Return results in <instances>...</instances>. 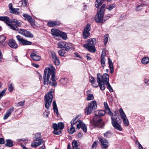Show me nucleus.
I'll return each instance as SVG.
<instances>
[{
    "label": "nucleus",
    "mask_w": 149,
    "mask_h": 149,
    "mask_svg": "<svg viewBox=\"0 0 149 149\" xmlns=\"http://www.w3.org/2000/svg\"><path fill=\"white\" fill-rule=\"evenodd\" d=\"M56 70L53 66L46 68L44 70L43 76V83L44 84H48L52 86L56 87L57 85L55 76Z\"/></svg>",
    "instance_id": "f257e3e1"
},
{
    "label": "nucleus",
    "mask_w": 149,
    "mask_h": 149,
    "mask_svg": "<svg viewBox=\"0 0 149 149\" xmlns=\"http://www.w3.org/2000/svg\"><path fill=\"white\" fill-rule=\"evenodd\" d=\"M106 112L105 111L103 110H97L95 111V116L93 118V121L90 122L91 124L95 127H103L104 126L103 123L100 117L104 116Z\"/></svg>",
    "instance_id": "f03ea898"
},
{
    "label": "nucleus",
    "mask_w": 149,
    "mask_h": 149,
    "mask_svg": "<svg viewBox=\"0 0 149 149\" xmlns=\"http://www.w3.org/2000/svg\"><path fill=\"white\" fill-rule=\"evenodd\" d=\"M54 90L52 89L47 93L45 96V107L47 109H48L51 105L53 98V94L52 93L53 92Z\"/></svg>",
    "instance_id": "7ed1b4c3"
},
{
    "label": "nucleus",
    "mask_w": 149,
    "mask_h": 149,
    "mask_svg": "<svg viewBox=\"0 0 149 149\" xmlns=\"http://www.w3.org/2000/svg\"><path fill=\"white\" fill-rule=\"evenodd\" d=\"M77 123V127L78 129L81 128L85 132H87V128L86 125L82 122L80 120H79L78 116H77L71 122V125H73Z\"/></svg>",
    "instance_id": "20e7f679"
},
{
    "label": "nucleus",
    "mask_w": 149,
    "mask_h": 149,
    "mask_svg": "<svg viewBox=\"0 0 149 149\" xmlns=\"http://www.w3.org/2000/svg\"><path fill=\"white\" fill-rule=\"evenodd\" d=\"M95 39L94 38L90 39L88 40V43L86 44H84L83 46L87 49L88 50L92 52H95V48L94 45H95L96 42Z\"/></svg>",
    "instance_id": "39448f33"
},
{
    "label": "nucleus",
    "mask_w": 149,
    "mask_h": 149,
    "mask_svg": "<svg viewBox=\"0 0 149 149\" xmlns=\"http://www.w3.org/2000/svg\"><path fill=\"white\" fill-rule=\"evenodd\" d=\"M97 103L95 101L93 100L88 104V107L85 109L86 114L88 115L91 113L93 110L97 109Z\"/></svg>",
    "instance_id": "423d86ee"
},
{
    "label": "nucleus",
    "mask_w": 149,
    "mask_h": 149,
    "mask_svg": "<svg viewBox=\"0 0 149 149\" xmlns=\"http://www.w3.org/2000/svg\"><path fill=\"white\" fill-rule=\"evenodd\" d=\"M109 75L106 73L104 74L102 76L100 74H97V82H109Z\"/></svg>",
    "instance_id": "0eeeda50"
},
{
    "label": "nucleus",
    "mask_w": 149,
    "mask_h": 149,
    "mask_svg": "<svg viewBox=\"0 0 149 149\" xmlns=\"http://www.w3.org/2000/svg\"><path fill=\"white\" fill-rule=\"evenodd\" d=\"M90 24H88L85 27L83 33V36L84 39H86L90 36L89 31L91 30Z\"/></svg>",
    "instance_id": "6e6552de"
},
{
    "label": "nucleus",
    "mask_w": 149,
    "mask_h": 149,
    "mask_svg": "<svg viewBox=\"0 0 149 149\" xmlns=\"http://www.w3.org/2000/svg\"><path fill=\"white\" fill-rule=\"evenodd\" d=\"M117 119V118H111L112 124L116 129L121 131L122 130V128L120 125L118 123Z\"/></svg>",
    "instance_id": "1a4fd4ad"
},
{
    "label": "nucleus",
    "mask_w": 149,
    "mask_h": 149,
    "mask_svg": "<svg viewBox=\"0 0 149 149\" xmlns=\"http://www.w3.org/2000/svg\"><path fill=\"white\" fill-rule=\"evenodd\" d=\"M99 140L102 149H106L108 147L109 142L108 140L103 138H99Z\"/></svg>",
    "instance_id": "9d476101"
},
{
    "label": "nucleus",
    "mask_w": 149,
    "mask_h": 149,
    "mask_svg": "<svg viewBox=\"0 0 149 149\" xmlns=\"http://www.w3.org/2000/svg\"><path fill=\"white\" fill-rule=\"evenodd\" d=\"M103 14L97 12V14L95 16V21L97 23H103Z\"/></svg>",
    "instance_id": "9b49d317"
},
{
    "label": "nucleus",
    "mask_w": 149,
    "mask_h": 149,
    "mask_svg": "<svg viewBox=\"0 0 149 149\" xmlns=\"http://www.w3.org/2000/svg\"><path fill=\"white\" fill-rule=\"evenodd\" d=\"M50 52L51 53V56L54 63L56 65H58L60 63V62L59 60L56 55V54L55 52L52 51H51Z\"/></svg>",
    "instance_id": "f8f14e48"
},
{
    "label": "nucleus",
    "mask_w": 149,
    "mask_h": 149,
    "mask_svg": "<svg viewBox=\"0 0 149 149\" xmlns=\"http://www.w3.org/2000/svg\"><path fill=\"white\" fill-rule=\"evenodd\" d=\"M16 38L20 44L23 45H28V41L24 39L20 36H16Z\"/></svg>",
    "instance_id": "ddd939ff"
},
{
    "label": "nucleus",
    "mask_w": 149,
    "mask_h": 149,
    "mask_svg": "<svg viewBox=\"0 0 149 149\" xmlns=\"http://www.w3.org/2000/svg\"><path fill=\"white\" fill-rule=\"evenodd\" d=\"M106 52L103 49L101 57V63L102 67H104L105 66V58L106 56Z\"/></svg>",
    "instance_id": "4468645a"
},
{
    "label": "nucleus",
    "mask_w": 149,
    "mask_h": 149,
    "mask_svg": "<svg viewBox=\"0 0 149 149\" xmlns=\"http://www.w3.org/2000/svg\"><path fill=\"white\" fill-rule=\"evenodd\" d=\"M9 46L13 48H17L18 45L15 41L13 39H10L8 42Z\"/></svg>",
    "instance_id": "2eb2a0df"
},
{
    "label": "nucleus",
    "mask_w": 149,
    "mask_h": 149,
    "mask_svg": "<svg viewBox=\"0 0 149 149\" xmlns=\"http://www.w3.org/2000/svg\"><path fill=\"white\" fill-rule=\"evenodd\" d=\"M42 141L38 138L36 139L35 140L33 141L31 144L32 147H36L39 146L42 144Z\"/></svg>",
    "instance_id": "dca6fc26"
},
{
    "label": "nucleus",
    "mask_w": 149,
    "mask_h": 149,
    "mask_svg": "<svg viewBox=\"0 0 149 149\" xmlns=\"http://www.w3.org/2000/svg\"><path fill=\"white\" fill-rule=\"evenodd\" d=\"M14 108L13 107H12L8 110H7L6 114L3 117V119L6 120L13 113L14 111Z\"/></svg>",
    "instance_id": "f3484780"
},
{
    "label": "nucleus",
    "mask_w": 149,
    "mask_h": 149,
    "mask_svg": "<svg viewBox=\"0 0 149 149\" xmlns=\"http://www.w3.org/2000/svg\"><path fill=\"white\" fill-rule=\"evenodd\" d=\"M30 56L33 60L36 61L40 60L41 58L40 56L34 52H32L30 55Z\"/></svg>",
    "instance_id": "a211bd4d"
},
{
    "label": "nucleus",
    "mask_w": 149,
    "mask_h": 149,
    "mask_svg": "<svg viewBox=\"0 0 149 149\" xmlns=\"http://www.w3.org/2000/svg\"><path fill=\"white\" fill-rule=\"evenodd\" d=\"M51 34L53 36H59L61 33V31L55 29H51Z\"/></svg>",
    "instance_id": "6ab92c4d"
},
{
    "label": "nucleus",
    "mask_w": 149,
    "mask_h": 149,
    "mask_svg": "<svg viewBox=\"0 0 149 149\" xmlns=\"http://www.w3.org/2000/svg\"><path fill=\"white\" fill-rule=\"evenodd\" d=\"M0 20L4 22L7 25H8L9 23H10V18L8 17L0 16Z\"/></svg>",
    "instance_id": "aec40b11"
},
{
    "label": "nucleus",
    "mask_w": 149,
    "mask_h": 149,
    "mask_svg": "<svg viewBox=\"0 0 149 149\" xmlns=\"http://www.w3.org/2000/svg\"><path fill=\"white\" fill-rule=\"evenodd\" d=\"M60 24V23L58 21H50L48 22L47 23V25L51 27H53L54 26L58 25Z\"/></svg>",
    "instance_id": "412c9836"
},
{
    "label": "nucleus",
    "mask_w": 149,
    "mask_h": 149,
    "mask_svg": "<svg viewBox=\"0 0 149 149\" xmlns=\"http://www.w3.org/2000/svg\"><path fill=\"white\" fill-rule=\"evenodd\" d=\"M18 33L26 37H28V31L25 29H19Z\"/></svg>",
    "instance_id": "4be33fe9"
},
{
    "label": "nucleus",
    "mask_w": 149,
    "mask_h": 149,
    "mask_svg": "<svg viewBox=\"0 0 149 149\" xmlns=\"http://www.w3.org/2000/svg\"><path fill=\"white\" fill-rule=\"evenodd\" d=\"M57 125L56 123H54L53 125V128L54 129V131L53 132V133L54 134L56 135H58L60 134L61 133V131H58L57 130H58V129L57 128H56Z\"/></svg>",
    "instance_id": "5701e85b"
},
{
    "label": "nucleus",
    "mask_w": 149,
    "mask_h": 149,
    "mask_svg": "<svg viewBox=\"0 0 149 149\" xmlns=\"http://www.w3.org/2000/svg\"><path fill=\"white\" fill-rule=\"evenodd\" d=\"M90 80L91 83L92 85L94 87H96L98 86L97 83L95 81L94 79L92 77H90Z\"/></svg>",
    "instance_id": "b1692460"
},
{
    "label": "nucleus",
    "mask_w": 149,
    "mask_h": 149,
    "mask_svg": "<svg viewBox=\"0 0 149 149\" xmlns=\"http://www.w3.org/2000/svg\"><path fill=\"white\" fill-rule=\"evenodd\" d=\"M108 63L109 64V67L110 69V72L111 73H113V64L112 61L111 60L110 58H108Z\"/></svg>",
    "instance_id": "393cba45"
},
{
    "label": "nucleus",
    "mask_w": 149,
    "mask_h": 149,
    "mask_svg": "<svg viewBox=\"0 0 149 149\" xmlns=\"http://www.w3.org/2000/svg\"><path fill=\"white\" fill-rule=\"evenodd\" d=\"M66 42L63 41L59 42L57 44L58 47L60 48H64L65 46L66 45Z\"/></svg>",
    "instance_id": "a878e982"
},
{
    "label": "nucleus",
    "mask_w": 149,
    "mask_h": 149,
    "mask_svg": "<svg viewBox=\"0 0 149 149\" xmlns=\"http://www.w3.org/2000/svg\"><path fill=\"white\" fill-rule=\"evenodd\" d=\"M8 26L10 27V28L13 30L15 31H18L19 28L16 26V25L14 24H10L9 23L8 25Z\"/></svg>",
    "instance_id": "bb28decb"
},
{
    "label": "nucleus",
    "mask_w": 149,
    "mask_h": 149,
    "mask_svg": "<svg viewBox=\"0 0 149 149\" xmlns=\"http://www.w3.org/2000/svg\"><path fill=\"white\" fill-rule=\"evenodd\" d=\"M29 22L31 24V26L33 27L35 26V24L34 22V20L33 19L31 16L29 15Z\"/></svg>",
    "instance_id": "cd10ccee"
},
{
    "label": "nucleus",
    "mask_w": 149,
    "mask_h": 149,
    "mask_svg": "<svg viewBox=\"0 0 149 149\" xmlns=\"http://www.w3.org/2000/svg\"><path fill=\"white\" fill-rule=\"evenodd\" d=\"M53 104L54 111V112L56 113L57 115H58V110L57 107L56 101L54 100L53 102Z\"/></svg>",
    "instance_id": "c85d7f7f"
},
{
    "label": "nucleus",
    "mask_w": 149,
    "mask_h": 149,
    "mask_svg": "<svg viewBox=\"0 0 149 149\" xmlns=\"http://www.w3.org/2000/svg\"><path fill=\"white\" fill-rule=\"evenodd\" d=\"M149 62V58L147 57H144L141 60V63L143 64H146Z\"/></svg>",
    "instance_id": "c756f323"
},
{
    "label": "nucleus",
    "mask_w": 149,
    "mask_h": 149,
    "mask_svg": "<svg viewBox=\"0 0 149 149\" xmlns=\"http://www.w3.org/2000/svg\"><path fill=\"white\" fill-rule=\"evenodd\" d=\"M57 127L56 128L57 129H59L61 130L63 129L64 127V124L62 122H60L58 123L57 124H56Z\"/></svg>",
    "instance_id": "7c9ffc66"
},
{
    "label": "nucleus",
    "mask_w": 149,
    "mask_h": 149,
    "mask_svg": "<svg viewBox=\"0 0 149 149\" xmlns=\"http://www.w3.org/2000/svg\"><path fill=\"white\" fill-rule=\"evenodd\" d=\"M98 83V84L97 85H98V86H99L100 89L102 91H103L105 89V85H104V82H100V83L99 82H97Z\"/></svg>",
    "instance_id": "2f4dec72"
},
{
    "label": "nucleus",
    "mask_w": 149,
    "mask_h": 149,
    "mask_svg": "<svg viewBox=\"0 0 149 149\" xmlns=\"http://www.w3.org/2000/svg\"><path fill=\"white\" fill-rule=\"evenodd\" d=\"M66 45L64 48L66 51H68L71 49V47H72V44L67 43Z\"/></svg>",
    "instance_id": "473e14b6"
},
{
    "label": "nucleus",
    "mask_w": 149,
    "mask_h": 149,
    "mask_svg": "<svg viewBox=\"0 0 149 149\" xmlns=\"http://www.w3.org/2000/svg\"><path fill=\"white\" fill-rule=\"evenodd\" d=\"M119 112L122 118H124L125 117H126V116L122 108H120L119 109Z\"/></svg>",
    "instance_id": "72a5a7b5"
},
{
    "label": "nucleus",
    "mask_w": 149,
    "mask_h": 149,
    "mask_svg": "<svg viewBox=\"0 0 149 149\" xmlns=\"http://www.w3.org/2000/svg\"><path fill=\"white\" fill-rule=\"evenodd\" d=\"M19 10V8H13L11 10L10 13L16 15H18L19 14V12L17 11Z\"/></svg>",
    "instance_id": "f704fd0d"
},
{
    "label": "nucleus",
    "mask_w": 149,
    "mask_h": 149,
    "mask_svg": "<svg viewBox=\"0 0 149 149\" xmlns=\"http://www.w3.org/2000/svg\"><path fill=\"white\" fill-rule=\"evenodd\" d=\"M73 148V149H77L78 147L77 141L76 140H73L72 143Z\"/></svg>",
    "instance_id": "c9c22d12"
},
{
    "label": "nucleus",
    "mask_w": 149,
    "mask_h": 149,
    "mask_svg": "<svg viewBox=\"0 0 149 149\" xmlns=\"http://www.w3.org/2000/svg\"><path fill=\"white\" fill-rule=\"evenodd\" d=\"M61 33L60 34V36H59L62 38L64 40L66 39L67 38V36L66 33L61 31Z\"/></svg>",
    "instance_id": "e433bc0d"
},
{
    "label": "nucleus",
    "mask_w": 149,
    "mask_h": 149,
    "mask_svg": "<svg viewBox=\"0 0 149 149\" xmlns=\"http://www.w3.org/2000/svg\"><path fill=\"white\" fill-rule=\"evenodd\" d=\"M6 145L7 146L9 147H12L13 146V143L10 140H7L6 141Z\"/></svg>",
    "instance_id": "4c0bfd02"
},
{
    "label": "nucleus",
    "mask_w": 149,
    "mask_h": 149,
    "mask_svg": "<svg viewBox=\"0 0 149 149\" xmlns=\"http://www.w3.org/2000/svg\"><path fill=\"white\" fill-rule=\"evenodd\" d=\"M98 143V141H95L92 144L91 149H96Z\"/></svg>",
    "instance_id": "58836bf2"
},
{
    "label": "nucleus",
    "mask_w": 149,
    "mask_h": 149,
    "mask_svg": "<svg viewBox=\"0 0 149 149\" xmlns=\"http://www.w3.org/2000/svg\"><path fill=\"white\" fill-rule=\"evenodd\" d=\"M60 83L63 85H65L67 82V78H62L60 80Z\"/></svg>",
    "instance_id": "ea45409f"
},
{
    "label": "nucleus",
    "mask_w": 149,
    "mask_h": 149,
    "mask_svg": "<svg viewBox=\"0 0 149 149\" xmlns=\"http://www.w3.org/2000/svg\"><path fill=\"white\" fill-rule=\"evenodd\" d=\"M105 84L107 86V88L109 90L110 92H112L113 91V90L110 85L109 82L106 83Z\"/></svg>",
    "instance_id": "a19ab883"
},
{
    "label": "nucleus",
    "mask_w": 149,
    "mask_h": 149,
    "mask_svg": "<svg viewBox=\"0 0 149 149\" xmlns=\"http://www.w3.org/2000/svg\"><path fill=\"white\" fill-rule=\"evenodd\" d=\"M94 97L93 94H88L86 99L88 101L93 100L94 99Z\"/></svg>",
    "instance_id": "79ce46f5"
},
{
    "label": "nucleus",
    "mask_w": 149,
    "mask_h": 149,
    "mask_svg": "<svg viewBox=\"0 0 149 149\" xmlns=\"http://www.w3.org/2000/svg\"><path fill=\"white\" fill-rule=\"evenodd\" d=\"M109 37V35L107 34L105 35L104 36V42L105 45H106L107 44L108 40Z\"/></svg>",
    "instance_id": "37998d69"
},
{
    "label": "nucleus",
    "mask_w": 149,
    "mask_h": 149,
    "mask_svg": "<svg viewBox=\"0 0 149 149\" xmlns=\"http://www.w3.org/2000/svg\"><path fill=\"white\" fill-rule=\"evenodd\" d=\"M58 53L60 56H64V55L66 52L64 50L61 49L59 50L58 51Z\"/></svg>",
    "instance_id": "c03bdc74"
},
{
    "label": "nucleus",
    "mask_w": 149,
    "mask_h": 149,
    "mask_svg": "<svg viewBox=\"0 0 149 149\" xmlns=\"http://www.w3.org/2000/svg\"><path fill=\"white\" fill-rule=\"evenodd\" d=\"M122 119L123 120L125 125L126 126H128L129 123L128 120L127 118V117H125L124 118H123Z\"/></svg>",
    "instance_id": "a18cd8bd"
},
{
    "label": "nucleus",
    "mask_w": 149,
    "mask_h": 149,
    "mask_svg": "<svg viewBox=\"0 0 149 149\" xmlns=\"http://www.w3.org/2000/svg\"><path fill=\"white\" fill-rule=\"evenodd\" d=\"M6 38L3 35L0 36V44L3 43V42L5 41Z\"/></svg>",
    "instance_id": "49530a36"
},
{
    "label": "nucleus",
    "mask_w": 149,
    "mask_h": 149,
    "mask_svg": "<svg viewBox=\"0 0 149 149\" xmlns=\"http://www.w3.org/2000/svg\"><path fill=\"white\" fill-rule=\"evenodd\" d=\"M14 90V86L12 83H10L8 86V90L10 92H13Z\"/></svg>",
    "instance_id": "de8ad7c7"
},
{
    "label": "nucleus",
    "mask_w": 149,
    "mask_h": 149,
    "mask_svg": "<svg viewBox=\"0 0 149 149\" xmlns=\"http://www.w3.org/2000/svg\"><path fill=\"white\" fill-rule=\"evenodd\" d=\"M71 127L70 128V130L69 131V133L70 134H73L75 132V129L74 127H73V125H71Z\"/></svg>",
    "instance_id": "09e8293b"
},
{
    "label": "nucleus",
    "mask_w": 149,
    "mask_h": 149,
    "mask_svg": "<svg viewBox=\"0 0 149 149\" xmlns=\"http://www.w3.org/2000/svg\"><path fill=\"white\" fill-rule=\"evenodd\" d=\"M107 113H108L111 116V118H116V115H113V113L111 111L110 109H109V110H107V112H106Z\"/></svg>",
    "instance_id": "8fccbe9b"
},
{
    "label": "nucleus",
    "mask_w": 149,
    "mask_h": 149,
    "mask_svg": "<svg viewBox=\"0 0 149 149\" xmlns=\"http://www.w3.org/2000/svg\"><path fill=\"white\" fill-rule=\"evenodd\" d=\"M105 6V4H103L101 7L100 10L98 12L104 14Z\"/></svg>",
    "instance_id": "3c124183"
},
{
    "label": "nucleus",
    "mask_w": 149,
    "mask_h": 149,
    "mask_svg": "<svg viewBox=\"0 0 149 149\" xmlns=\"http://www.w3.org/2000/svg\"><path fill=\"white\" fill-rule=\"evenodd\" d=\"M104 107H105V111L106 112H107V110L110 109L109 108V107L108 104L107 102H104Z\"/></svg>",
    "instance_id": "603ef678"
},
{
    "label": "nucleus",
    "mask_w": 149,
    "mask_h": 149,
    "mask_svg": "<svg viewBox=\"0 0 149 149\" xmlns=\"http://www.w3.org/2000/svg\"><path fill=\"white\" fill-rule=\"evenodd\" d=\"M104 137L109 138L111 136V133L109 131H108L104 134Z\"/></svg>",
    "instance_id": "864d4df0"
},
{
    "label": "nucleus",
    "mask_w": 149,
    "mask_h": 149,
    "mask_svg": "<svg viewBox=\"0 0 149 149\" xmlns=\"http://www.w3.org/2000/svg\"><path fill=\"white\" fill-rule=\"evenodd\" d=\"M24 102H25L24 100H23V101H21L18 103L17 104L16 106L17 107L23 106L24 105Z\"/></svg>",
    "instance_id": "5fc2aeb1"
},
{
    "label": "nucleus",
    "mask_w": 149,
    "mask_h": 149,
    "mask_svg": "<svg viewBox=\"0 0 149 149\" xmlns=\"http://www.w3.org/2000/svg\"><path fill=\"white\" fill-rule=\"evenodd\" d=\"M6 89H4L1 92H0V99L3 96L6 92Z\"/></svg>",
    "instance_id": "6e6d98bb"
},
{
    "label": "nucleus",
    "mask_w": 149,
    "mask_h": 149,
    "mask_svg": "<svg viewBox=\"0 0 149 149\" xmlns=\"http://www.w3.org/2000/svg\"><path fill=\"white\" fill-rule=\"evenodd\" d=\"M114 7V5L113 4H112L108 6L107 7V9H108L109 10H111Z\"/></svg>",
    "instance_id": "4d7b16f0"
},
{
    "label": "nucleus",
    "mask_w": 149,
    "mask_h": 149,
    "mask_svg": "<svg viewBox=\"0 0 149 149\" xmlns=\"http://www.w3.org/2000/svg\"><path fill=\"white\" fill-rule=\"evenodd\" d=\"M15 24L18 26L21 27L22 25L21 21H20L17 20L15 23Z\"/></svg>",
    "instance_id": "13d9d810"
},
{
    "label": "nucleus",
    "mask_w": 149,
    "mask_h": 149,
    "mask_svg": "<svg viewBox=\"0 0 149 149\" xmlns=\"http://www.w3.org/2000/svg\"><path fill=\"white\" fill-rule=\"evenodd\" d=\"M23 16L24 17V19L25 20L28 21V15L26 14H23Z\"/></svg>",
    "instance_id": "bf43d9fd"
},
{
    "label": "nucleus",
    "mask_w": 149,
    "mask_h": 149,
    "mask_svg": "<svg viewBox=\"0 0 149 149\" xmlns=\"http://www.w3.org/2000/svg\"><path fill=\"white\" fill-rule=\"evenodd\" d=\"M31 64L34 67H35L36 68H38L39 66V65H38V64H36L34 63H31Z\"/></svg>",
    "instance_id": "052dcab7"
},
{
    "label": "nucleus",
    "mask_w": 149,
    "mask_h": 149,
    "mask_svg": "<svg viewBox=\"0 0 149 149\" xmlns=\"http://www.w3.org/2000/svg\"><path fill=\"white\" fill-rule=\"evenodd\" d=\"M22 3L23 5L26 6L27 5V2L26 0H23L22 1Z\"/></svg>",
    "instance_id": "680f3d73"
},
{
    "label": "nucleus",
    "mask_w": 149,
    "mask_h": 149,
    "mask_svg": "<svg viewBox=\"0 0 149 149\" xmlns=\"http://www.w3.org/2000/svg\"><path fill=\"white\" fill-rule=\"evenodd\" d=\"M8 7L9 9L11 10V9L13 8V4L11 3H9L8 5Z\"/></svg>",
    "instance_id": "e2e57ef3"
},
{
    "label": "nucleus",
    "mask_w": 149,
    "mask_h": 149,
    "mask_svg": "<svg viewBox=\"0 0 149 149\" xmlns=\"http://www.w3.org/2000/svg\"><path fill=\"white\" fill-rule=\"evenodd\" d=\"M4 141L3 139L0 138V144H3L4 143Z\"/></svg>",
    "instance_id": "0e129e2a"
},
{
    "label": "nucleus",
    "mask_w": 149,
    "mask_h": 149,
    "mask_svg": "<svg viewBox=\"0 0 149 149\" xmlns=\"http://www.w3.org/2000/svg\"><path fill=\"white\" fill-rule=\"evenodd\" d=\"M33 35L30 32H29V38H33Z\"/></svg>",
    "instance_id": "69168bd1"
},
{
    "label": "nucleus",
    "mask_w": 149,
    "mask_h": 149,
    "mask_svg": "<svg viewBox=\"0 0 149 149\" xmlns=\"http://www.w3.org/2000/svg\"><path fill=\"white\" fill-rule=\"evenodd\" d=\"M138 145L139 146V148L140 149H143V147L142 145L140 143H138Z\"/></svg>",
    "instance_id": "338daca9"
},
{
    "label": "nucleus",
    "mask_w": 149,
    "mask_h": 149,
    "mask_svg": "<svg viewBox=\"0 0 149 149\" xmlns=\"http://www.w3.org/2000/svg\"><path fill=\"white\" fill-rule=\"evenodd\" d=\"M144 82H145V84H147L148 85L149 84V79H148V80H146V79L145 80Z\"/></svg>",
    "instance_id": "774afa93"
}]
</instances>
